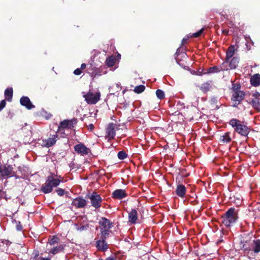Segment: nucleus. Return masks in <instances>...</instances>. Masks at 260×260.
<instances>
[{"mask_svg": "<svg viewBox=\"0 0 260 260\" xmlns=\"http://www.w3.org/2000/svg\"><path fill=\"white\" fill-rule=\"evenodd\" d=\"M89 126H90V128L91 129L93 127V124H90L89 125Z\"/></svg>", "mask_w": 260, "mask_h": 260, "instance_id": "79ce46f5", "label": "nucleus"}, {"mask_svg": "<svg viewBox=\"0 0 260 260\" xmlns=\"http://www.w3.org/2000/svg\"><path fill=\"white\" fill-rule=\"evenodd\" d=\"M74 73L76 75H80L82 73V71L80 69L78 68L74 71Z\"/></svg>", "mask_w": 260, "mask_h": 260, "instance_id": "c9c22d12", "label": "nucleus"}, {"mask_svg": "<svg viewBox=\"0 0 260 260\" xmlns=\"http://www.w3.org/2000/svg\"><path fill=\"white\" fill-rule=\"evenodd\" d=\"M251 104L256 110L260 111V93L256 92L252 94Z\"/></svg>", "mask_w": 260, "mask_h": 260, "instance_id": "1a4fd4ad", "label": "nucleus"}, {"mask_svg": "<svg viewBox=\"0 0 260 260\" xmlns=\"http://www.w3.org/2000/svg\"><path fill=\"white\" fill-rule=\"evenodd\" d=\"M220 141L223 143H228L230 142L231 141L230 133L228 132L221 136L220 138Z\"/></svg>", "mask_w": 260, "mask_h": 260, "instance_id": "a878e982", "label": "nucleus"}, {"mask_svg": "<svg viewBox=\"0 0 260 260\" xmlns=\"http://www.w3.org/2000/svg\"><path fill=\"white\" fill-rule=\"evenodd\" d=\"M249 250H252L255 253H259L260 252V240H253L250 245Z\"/></svg>", "mask_w": 260, "mask_h": 260, "instance_id": "6ab92c4d", "label": "nucleus"}, {"mask_svg": "<svg viewBox=\"0 0 260 260\" xmlns=\"http://www.w3.org/2000/svg\"><path fill=\"white\" fill-rule=\"evenodd\" d=\"M57 194L59 196H62L64 193V190L61 188H58L56 190Z\"/></svg>", "mask_w": 260, "mask_h": 260, "instance_id": "f704fd0d", "label": "nucleus"}, {"mask_svg": "<svg viewBox=\"0 0 260 260\" xmlns=\"http://www.w3.org/2000/svg\"><path fill=\"white\" fill-rule=\"evenodd\" d=\"M186 39H183L182 40V42H183V43L185 42L186 41Z\"/></svg>", "mask_w": 260, "mask_h": 260, "instance_id": "37998d69", "label": "nucleus"}, {"mask_svg": "<svg viewBox=\"0 0 260 260\" xmlns=\"http://www.w3.org/2000/svg\"><path fill=\"white\" fill-rule=\"evenodd\" d=\"M101 236L107 238L113 226V223L106 217H102L99 222Z\"/></svg>", "mask_w": 260, "mask_h": 260, "instance_id": "7ed1b4c3", "label": "nucleus"}, {"mask_svg": "<svg viewBox=\"0 0 260 260\" xmlns=\"http://www.w3.org/2000/svg\"><path fill=\"white\" fill-rule=\"evenodd\" d=\"M88 196L90 200L91 205L93 207L97 209L101 206L102 198L100 195L95 192H93Z\"/></svg>", "mask_w": 260, "mask_h": 260, "instance_id": "0eeeda50", "label": "nucleus"}, {"mask_svg": "<svg viewBox=\"0 0 260 260\" xmlns=\"http://www.w3.org/2000/svg\"><path fill=\"white\" fill-rule=\"evenodd\" d=\"M228 67L227 62H223L220 66H214L209 68L205 74H211L218 73L221 71H228Z\"/></svg>", "mask_w": 260, "mask_h": 260, "instance_id": "6e6552de", "label": "nucleus"}, {"mask_svg": "<svg viewBox=\"0 0 260 260\" xmlns=\"http://www.w3.org/2000/svg\"><path fill=\"white\" fill-rule=\"evenodd\" d=\"M83 96L88 104H95L100 100L101 93L99 91L95 93L89 91L87 94H84Z\"/></svg>", "mask_w": 260, "mask_h": 260, "instance_id": "39448f33", "label": "nucleus"}, {"mask_svg": "<svg viewBox=\"0 0 260 260\" xmlns=\"http://www.w3.org/2000/svg\"><path fill=\"white\" fill-rule=\"evenodd\" d=\"M6 102L5 100H3L0 103V111L5 107Z\"/></svg>", "mask_w": 260, "mask_h": 260, "instance_id": "e433bc0d", "label": "nucleus"}, {"mask_svg": "<svg viewBox=\"0 0 260 260\" xmlns=\"http://www.w3.org/2000/svg\"><path fill=\"white\" fill-rule=\"evenodd\" d=\"M60 182V179L57 178L54 174L51 173L47 177L45 183L42 186L41 190L44 193H50L53 187L59 185Z\"/></svg>", "mask_w": 260, "mask_h": 260, "instance_id": "f257e3e1", "label": "nucleus"}, {"mask_svg": "<svg viewBox=\"0 0 260 260\" xmlns=\"http://www.w3.org/2000/svg\"><path fill=\"white\" fill-rule=\"evenodd\" d=\"M138 219L137 211L133 209L128 214V221L132 224L136 223Z\"/></svg>", "mask_w": 260, "mask_h": 260, "instance_id": "412c9836", "label": "nucleus"}, {"mask_svg": "<svg viewBox=\"0 0 260 260\" xmlns=\"http://www.w3.org/2000/svg\"><path fill=\"white\" fill-rule=\"evenodd\" d=\"M235 52V46L231 45L230 46L226 52V60L224 62H228L229 60L234 56Z\"/></svg>", "mask_w": 260, "mask_h": 260, "instance_id": "5701e85b", "label": "nucleus"}, {"mask_svg": "<svg viewBox=\"0 0 260 260\" xmlns=\"http://www.w3.org/2000/svg\"><path fill=\"white\" fill-rule=\"evenodd\" d=\"M115 62V59L112 56L107 58L106 60V63L107 65L109 67H113L114 65Z\"/></svg>", "mask_w": 260, "mask_h": 260, "instance_id": "cd10ccee", "label": "nucleus"}, {"mask_svg": "<svg viewBox=\"0 0 260 260\" xmlns=\"http://www.w3.org/2000/svg\"><path fill=\"white\" fill-rule=\"evenodd\" d=\"M251 84L255 87L260 85V75L259 74H255L252 75L250 78Z\"/></svg>", "mask_w": 260, "mask_h": 260, "instance_id": "4be33fe9", "label": "nucleus"}, {"mask_svg": "<svg viewBox=\"0 0 260 260\" xmlns=\"http://www.w3.org/2000/svg\"><path fill=\"white\" fill-rule=\"evenodd\" d=\"M74 149L77 153L81 154V155H87L89 152V148L82 143H80L75 145Z\"/></svg>", "mask_w": 260, "mask_h": 260, "instance_id": "4468645a", "label": "nucleus"}, {"mask_svg": "<svg viewBox=\"0 0 260 260\" xmlns=\"http://www.w3.org/2000/svg\"><path fill=\"white\" fill-rule=\"evenodd\" d=\"M86 204L87 201L85 199L81 198H77L75 199L72 202V205L78 208H82L84 207Z\"/></svg>", "mask_w": 260, "mask_h": 260, "instance_id": "f3484780", "label": "nucleus"}, {"mask_svg": "<svg viewBox=\"0 0 260 260\" xmlns=\"http://www.w3.org/2000/svg\"><path fill=\"white\" fill-rule=\"evenodd\" d=\"M210 84L208 82L204 83L202 84L200 89L204 92L209 91L210 89Z\"/></svg>", "mask_w": 260, "mask_h": 260, "instance_id": "c85d7f7f", "label": "nucleus"}, {"mask_svg": "<svg viewBox=\"0 0 260 260\" xmlns=\"http://www.w3.org/2000/svg\"><path fill=\"white\" fill-rule=\"evenodd\" d=\"M176 192L177 196L181 198H183L186 193V188L182 185H178L177 187Z\"/></svg>", "mask_w": 260, "mask_h": 260, "instance_id": "b1692460", "label": "nucleus"}, {"mask_svg": "<svg viewBox=\"0 0 260 260\" xmlns=\"http://www.w3.org/2000/svg\"><path fill=\"white\" fill-rule=\"evenodd\" d=\"M20 104L28 109H31L35 106L31 103L29 99L27 96H22L20 100Z\"/></svg>", "mask_w": 260, "mask_h": 260, "instance_id": "a211bd4d", "label": "nucleus"}, {"mask_svg": "<svg viewBox=\"0 0 260 260\" xmlns=\"http://www.w3.org/2000/svg\"><path fill=\"white\" fill-rule=\"evenodd\" d=\"M37 260H50V259L48 258L39 257L38 258Z\"/></svg>", "mask_w": 260, "mask_h": 260, "instance_id": "ea45409f", "label": "nucleus"}, {"mask_svg": "<svg viewBox=\"0 0 260 260\" xmlns=\"http://www.w3.org/2000/svg\"><path fill=\"white\" fill-rule=\"evenodd\" d=\"M222 223L226 226L234 223L238 218V213L234 208H230L222 216Z\"/></svg>", "mask_w": 260, "mask_h": 260, "instance_id": "f03ea898", "label": "nucleus"}, {"mask_svg": "<svg viewBox=\"0 0 260 260\" xmlns=\"http://www.w3.org/2000/svg\"><path fill=\"white\" fill-rule=\"evenodd\" d=\"M15 174L13 171V168L10 165H5L2 167L1 175L2 177H10Z\"/></svg>", "mask_w": 260, "mask_h": 260, "instance_id": "9d476101", "label": "nucleus"}, {"mask_svg": "<svg viewBox=\"0 0 260 260\" xmlns=\"http://www.w3.org/2000/svg\"><path fill=\"white\" fill-rule=\"evenodd\" d=\"M106 239L101 236V239L96 241V247L99 251L105 252L108 249V245L105 241Z\"/></svg>", "mask_w": 260, "mask_h": 260, "instance_id": "ddd939ff", "label": "nucleus"}, {"mask_svg": "<svg viewBox=\"0 0 260 260\" xmlns=\"http://www.w3.org/2000/svg\"><path fill=\"white\" fill-rule=\"evenodd\" d=\"M64 247V245L63 244H59L55 247H53L49 250V253L53 254H55L58 252L63 251Z\"/></svg>", "mask_w": 260, "mask_h": 260, "instance_id": "393cba45", "label": "nucleus"}, {"mask_svg": "<svg viewBox=\"0 0 260 260\" xmlns=\"http://www.w3.org/2000/svg\"><path fill=\"white\" fill-rule=\"evenodd\" d=\"M77 123L76 119L64 120L61 121L58 127V132L62 133V131L67 129H70L73 128Z\"/></svg>", "mask_w": 260, "mask_h": 260, "instance_id": "423d86ee", "label": "nucleus"}, {"mask_svg": "<svg viewBox=\"0 0 260 260\" xmlns=\"http://www.w3.org/2000/svg\"><path fill=\"white\" fill-rule=\"evenodd\" d=\"M59 242V238L57 236H53L50 240H49L48 243L50 245H54L56 243H58Z\"/></svg>", "mask_w": 260, "mask_h": 260, "instance_id": "7c9ffc66", "label": "nucleus"}, {"mask_svg": "<svg viewBox=\"0 0 260 260\" xmlns=\"http://www.w3.org/2000/svg\"><path fill=\"white\" fill-rule=\"evenodd\" d=\"M156 95L157 97L160 100H162L165 98V93L162 90L160 89H157L156 91Z\"/></svg>", "mask_w": 260, "mask_h": 260, "instance_id": "2f4dec72", "label": "nucleus"}, {"mask_svg": "<svg viewBox=\"0 0 260 260\" xmlns=\"http://www.w3.org/2000/svg\"><path fill=\"white\" fill-rule=\"evenodd\" d=\"M145 89V87L144 85H139L135 87L134 89V91L137 93H140L142 92Z\"/></svg>", "mask_w": 260, "mask_h": 260, "instance_id": "c756f323", "label": "nucleus"}, {"mask_svg": "<svg viewBox=\"0 0 260 260\" xmlns=\"http://www.w3.org/2000/svg\"><path fill=\"white\" fill-rule=\"evenodd\" d=\"M17 229L18 230V231H20L22 230V227L21 226H19V225H17Z\"/></svg>", "mask_w": 260, "mask_h": 260, "instance_id": "a19ab883", "label": "nucleus"}, {"mask_svg": "<svg viewBox=\"0 0 260 260\" xmlns=\"http://www.w3.org/2000/svg\"><path fill=\"white\" fill-rule=\"evenodd\" d=\"M86 67V64L85 63H82L81 65V68H80V69L82 70H83Z\"/></svg>", "mask_w": 260, "mask_h": 260, "instance_id": "4c0bfd02", "label": "nucleus"}, {"mask_svg": "<svg viewBox=\"0 0 260 260\" xmlns=\"http://www.w3.org/2000/svg\"><path fill=\"white\" fill-rule=\"evenodd\" d=\"M113 198L116 199L120 200L125 198L127 196V193L124 189H116L114 191L112 194Z\"/></svg>", "mask_w": 260, "mask_h": 260, "instance_id": "dca6fc26", "label": "nucleus"}, {"mask_svg": "<svg viewBox=\"0 0 260 260\" xmlns=\"http://www.w3.org/2000/svg\"><path fill=\"white\" fill-rule=\"evenodd\" d=\"M239 62V58L237 57H234L231 60H229L228 62V70L236 69L238 66Z\"/></svg>", "mask_w": 260, "mask_h": 260, "instance_id": "aec40b11", "label": "nucleus"}, {"mask_svg": "<svg viewBox=\"0 0 260 260\" xmlns=\"http://www.w3.org/2000/svg\"><path fill=\"white\" fill-rule=\"evenodd\" d=\"M244 96V94L243 91H239L235 92L232 98V100L233 101V106L236 107L240 102L243 100Z\"/></svg>", "mask_w": 260, "mask_h": 260, "instance_id": "f8f14e48", "label": "nucleus"}, {"mask_svg": "<svg viewBox=\"0 0 260 260\" xmlns=\"http://www.w3.org/2000/svg\"><path fill=\"white\" fill-rule=\"evenodd\" d=\"M5 95L6 99L10 101L11 100L13 96V89L12 88H7L5 90Z\"/></svg>", "mask_w": 260, "mask_h": 260, "instance_id": "bb28decb", "label": "nucleus"}, {"mask_svg": "<svg viewBox=\"0 0 260 260\" xmlns=\"http://www.w3.org/2000/svg\"><path fill=\"white\" fill-rule=\"evenodd\" d=\"M115 125L114 123H111L108 124L106 128V138L109 141L113 139L115 136Z\"/></svg>", "mask_w": 260, "mask_h": 260, "instance_id": "9b49d317", "label": "nucleus"}, {"mask_svg": "<svg viewBox=\"0 0 260 260\" xmlns=\"http://www.w3.org/2000/svg\"><path fill=\"white\" fill-rule=\"evenodd\" d=\"M204 28H202L201 29H200L199 31H198V32H196V33H194L192 34V36L194 37V38H198L199 37V36H201V35L203 33V31H204Z\"/></svg>", "mask_w": 260, "mask_h": 260, "instance_id": "72a5a7b5", "label": "nucleus"}, {"mask_svg": "<svg viewBox=\"0 0 260 260\" xmlns=\"http://www.w3.org/2000/svg\"><path fill=\"white\" fill-rule=\"evenodd\" d=\"M178 50H179V49H178L177 50L176 54H177V53H178Z\"/></svg>", "mask_w": 260, "mask_h": 260, "instance_id": "c03bdc74", "label": "nucleus"}, {"mask_svg": "<svg viewBox=\"0 0 260 260\" xmlns=\"http://www.w3.org/2000/svg\"><path fill=\"white\" fill-rule=\"evenodd\" d=\"M127 157V154L126 153L123 151H120L118 152V157L120 159H125L126 157Z\"/></svg>", "mask_w": 260, "mask_h": 260, "instance_id": "473e14b6", "label": "nucleus"}, {"mask_svg": "<svg viewBox=\"0 0 260 260\" xmlns=\"http://www.w3.org/2000/svg\"><path fill=\"white\" fill-rule=\"evenodd\" d=\"M57 138V135H52L51 137L48 138L47 139L43 140L42 145L46 147H50L54 145L56 142Z\"/></svg>", "mask_w": 260, "mask_h": 260, "instance_id": "2eb2a0df", "label": "nucleus"}, {"mask_svg": "<svg viewBox=\"0 0 260 260\" xmlns=\"http://www.w3.org/2000/svg\"><path fill=\"white\" fill-rule=\"evenodd\" d=\"M99 260H103V259L101 258V259H100Z\"/></svg>", "mask_w": 260, "mask_h": 260, "instance_id": "a18cd8bd", "label": "nucleus"}, {"mask_svg": "<svg viewBox=\"0 0 260 260\" xmlns=\"http://www.w3.org/2000/svg\"><path fill=\"white\" fill-rule=\"evenodd\" d=\"M106 260H116L113 256H109Z\"/></svg>", "mask_w": 260, "mask_h": 260, "instance_id": "58836bf2", "label": "nucleus"}, {"mask_svg": "<svg viewBox=\"0 0 260 260\" xmlns=\"http://www.w3.org/2000/svg\"><path fill=\"white\" fill-rule=\"evenodd\" d=\"M229 124L235 128V131L243 136H247L249 132V128L237 119H232Z\"/></svg>", "mask_w": 260, "mask_h": 260, "instance_id": "20e7f679", "label": "nucleus"}]
</instances>
